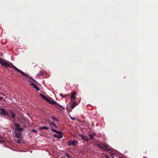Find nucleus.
<instances>
[{"instance_id":"nucleus-1","label":"nucleus","mask_w":158,"mask_h":158,"mask_svg":"<svg viewBox=\"0 0 158 158\" xmlns=\"http://www.w3.org/2000/svg\"><path fill=\"white\" fill-rule=\"evenodd\" d=\"M0 63L2 64V65L5 66V68L9 67L11 69H13L17 71L20 73L24 76L26 77H29L31 79H32V80L35 81H36L34 79L32 78V77H29L27 74L26 73H25L23 72L21 70L18 69L17 67L13 65L12 63H10V64H9L7 63L2 60L1 58H0Z\"/></svg>"},{"instance_id":"nucleus-2","label":"nucleus","mask_w":158,"mask_h":158,"mask_svg":"<svg viewBox=\"0 0 158 158\" xmlns=\"http://www.w3.org/2000/svg\"><path fill=\"white\" fill-rule=\"evenodd\" d=\"M8 115H7V116H9L10 117H11L12 119H14L15 120L16 118V114L12 110H10L9 111V113H8Z\"/></svg>"},{"instance_id":"nucleus-3","label":"nucleus","mask_w":158,"mask_h":158,"mask_svg":"<svg viewBox=\"0 0 158 158\" xmlns=\"http://www.w3.org/2000/svg\"><path fill=\"white\" fill-rule=\"evenodd\" d=\"M78 143V141L77 140H69L68 143V144L69 146H76Z\"/></svg>"},{"instance_id":"nucleus-4","label":"nucleus","mask_w":158,"mask_h":158,"mask_svg":"<svg viewBox=\"0 0 158 158\" xmlns=\"http://www.w3.org/2000/svg\"><path fill=\"white\" fill-rule=\"evenodd\" d=\"M8 112L5 109L2 108H0V114L2 115H5L7 116V115H8Z\"/></svg>"},{"instance_id":"nucleus-5","label":"nucleus","mask_w":158,"mask_h":158,"mask_svg":"<svg viewBox=\"0 0 158 158\" xmlns=\"http://www.w3.org/2000/svg\"><path fill=\"white\" fill-rule=\"evenodd\" d=\"M103 150L107 151H109L110 150V149L108 147V146L105 143L103 144Z\"/></svg>"},{"instance_id":"nucleus-6","label":"nucleus","mask_w":158,"mask_h":158,"mask_svg":"<svg viewBox=\"0 0 158 158\" xmlns=\"http://www.w3.org/2000/svg\"><path fill=\"white\" fill-rule=\"evenodd\" d=\"M49 125L51 127V130H52V129H54L55 128H58L57 127L56 125V124L52 122H50Z\"/></svg>"},{"instance_id":"nucleus-7","label":"nucleus","mask_w":158,"mask_h":158,"mask_svg":"<svg viewBox=\"0 0 158 158\" xmlns=\"http://www.w3.org/2000/svg\"><path fill=\"white\" fill-rule=\"evenodd\" d=\"M50 104H52V105L56 104L57 103L55 101H52L48 98L47 99V101Z\"/></svg>"},{"instance_id":"nucleus-8","label":"nucleus","mask_w":158,"mask_h":158,"mask_svg":"<svg viewBox=\"0 0 158 158\" xmlns=\"http://www.w3.org/2000/svg\"><path fill=\"white\" fill-rule=\"evenodd\" d=\"M77 105V102L76 101L74 102L71 104V108L72 109H73Z\"/></svg>"},{"instance_id":"nucleus-9","label":"nucleus","mask_w":158,"mask_h":158,"mask_svg":"<svg viewBox=\"0 0 158 158\" xmlns=\"http://www.w3.org/2000/svg\"><path fill=\"white\" fill-rule=\"evenodd\" d=\"M15 136L17 138H20L22 135V133L21 132H18L17 133H16L15 134Z\"/></svg>"},{"instance_id":"nucleus-10","label":"nucleus","mask_w":158,"mask_h":158,"mask_svg":"<svg viewBox=\"0 0 158 158\" xmlns=\"http://www.w3.org/2000/svg\"><path fill=\"white\" fill-rule=\"evenodd\" d=\"M80 136L85 141H89V139L87 136L84 135H80Z\"/></svg>"},{"instance_id":"nucleus-11","label":"nucleus","mask_w":158,"mask_h":158,"mask_svg":"<svg viewBox=\"0 0 158 158\" xmlns=\"http://www.w3.org/2000/svg\"><path fill=\"white\" fill-rule=\"evenodd\" d=\"M58 134H59V135H54V137H57L58 138H62L63 136H62V133L61 132H60Z\"/></svg>"},{"instance_id":"nucleus-12","label":"nucleus","mask_w":158,"mask_h":158,"mask_svg":"<svg viewBox=\"0 0 158 158\" xmlns=\"http://www.w3.org/2000/svg\"><path fill=\"white\" fill-rule=\"evenodd\" d=\"M96 135L95 133H93L92 134H89V136L91 139H93L94 137Z\"/></svg>"},{"instance_id":"nucleus-13","label":"nucleus","mask_w":158,"mask_h":158,"mask_svg":"<svg viewBox=\"0 0 158 158\" xmlns=\"http://www.w3.org/2000/svg\"><path fill=\"white\" fill-rule=\"evenodd\" d=\"M53 121H56L57 122H59L58 120H57V119L55 117H51Z\"/></svg>"},{"instance_id":"nucleus-14","label":"nucleus","mask_w":158,"mask_h":158,"mask_svg":"<svg viewBox=\"0 0 158 158\" xmlns=\"http://www.w3.org/2000/svg\"><path fill=\"white\" fill-rule=\"evenodd\" d=\"M40 96L43 99H45L46 101L47 100L48 98H46L45 96H44L42 94H40Z\"/></svg>"},{"instance_id":"nucleus-15","label":"nucleus","mask_w":158,"mask_h":158,"mask_svg":"<svg viewBox=\"0 0 158 158\" xmlns=\"http://www.w3.org/2000/svg\"><path fill=\"white\" fill-rule=\"evenodd\" d=\"M34 88L35 89L39 91L40 89L39 87L35 84L33 86Z\"/></svg>"},{"instance_id":"nucleus-16","label":"nucleus","mask_w":158,"mask_h":158,"mask_svg":"<svg viewBox=\"0 0 158 158\" xmlns=\"http://www.w3.org/2000/svg\"><path fill=\"white\" fill-rule=\"evenodd\" d=\"M15 125L16 127V130H17V129H18L20 126L19 124L17 123H15Z\"/></svg>"},{"instance_id":"nucleus-17","label":"nucleus","mask_w":158,"mask_h":158,"mask_svg":"<svg viewBox=\"0 0 158 158\" xmlns=\"http://www.w3.org/2000/svg\"><path fill=\"white\" fill-rule=\"evenodd\" d=\"M76 95V92H73L71 94V97H75V96Z\"/></svg>"},{"instance_id":"nucleus-18","label":"nucleus","mask_w":158,"mask_h":158,"mask_svg":"<svg viewBox=\"0 0 158 158\" xmlns=\"http://www.w3.org/2000/svg\"><path fill=\"white\" fill-rule=\"evenodd\" d=\"M49 127H45V126H43V127H40V129H45L48 130L49 129Z\"/></svg>"},{"instance_id":"nucleus-19","label":"nucleus","mask_w":158,"mask_h":158,"mask_svg":"<svg viewBox=\"0 0 158 158\" xmlns=\"http://www.w3.org/2000/svg\"><path fill=\"white\" fill-rule=\"evenodd\" d=\"M75 97H71V102H73L75 100Z\"/></svg>"},{"instance_id":"nucleus-20","label":"nucleus","mask_w":158,"mask_h":158,"mask_svg":"<svg viewBox=\"0 0 158 158\" xmlns=\"http://www.w3.org/2000/svg\"><path fill=\"white\" fill-rule=\"evenodd\" d=\"M44 71L43 70H41L39 74H38V75L39 76H40V75H43L44 74Z\"/></svg>"},{"instance_id":"nucleus-21","label":"nucleus","mask_w":158,"mask_h":158,"mask_svg":"<svg viewBox=\"0 0 158 158\" xmlns=\"http://www.w3.org/2000/svg\"><path fill=\"white\" fill-rule=\"evenodd\" d=\"M53 132H56L57 134H58L59 133L60 131H59L56 130L54 129H52L51 130Z\"/></svg>"},{"instance_id":"nucleus-22","label":"nucleus","mask_w":158,"mask_h":158,"mask_svg":"<svg viewBox=\"0 0 158 158\" xmlns=\"http://www.w3.org/2000/svg\"><path fill=\"white\" fill-rule=\"evenodd\" d=\"M98 147L100 148L101 149H102L103 150V146L102 145H101L100 144H98Z\"/></svg>"},{"instance_id":"nucleus-23","label":"nucleus","mask_w":158,"mask_h":158,"mask_svg":"<svg viewBox=\"0 0 158 158\" xmlns=\"http://www.w3.org/2000/svg\"><path fill=\"white\" fill-rule=\"evenodd\" d=\"M67 110L68 112H70L72 111L71 109L69 107L67 108Z\"/></svg>"},{"instance_id":"nucleus-24","label":"nucleus","mask_w":158,"mask_h":158,"mask_svg":"<svg viewBox=\"0 0 158 158\" xmlns=\"http://www.w3.org/2000/svg\"><path fill=\"white\" fill-rule=\"evenodd\" d=\"M23 127H20V128H19L18 129H17V130H18L19 131H22L23 130Z\"/></svg>"},{"instance_id":"nucleus-25","label":"nucleus","mask_w":158,"mask_h":158,"mask_svg":"<svg viewBox=\"0 0 158 158\" xmlns=\"http://www.w3.org/2000/svg\"><path fill=\"white\" fill-rule=\"evenodd\" d=\"M31 131H32V132H35V133H37L38 132L37 131L34 129H32Z\"/></svg>"},{"instance_id":"nucleus-26","label":"nucleus","mask_w":158,"mask_h":158,"mask_svg":"<svg viewBox=\"0 0 158 158\" xmlns=\"http://www.w3.org/2000/svg\"><path fill=\"white\" fill-rule=\"evenodd\" d=\"M56 105H58V106H60L63 110L64 109V107L60 105L59 104H58L57 103Z\"/></svg>"},{"instance_id":"nucleus-27","label":"nucleus","mask_w":158,"mask_h":158,"mask_svg":"<svg viewBox=\"0 0 158 158\" xmlns=\"http://www.w3.org/2000/svg\"><path fill=\"white\" fill-rule=\"evenodd\" d=\"M56 105H58V106H60L63 110L64 109V107L60 105L59 104H58L57 103Z\"/></svg>"},{"instance_id":"nucleus-28","label":"nucleus","mask_w":158,"mask_h":158,"mask_svg":"<svg viewBox=\"0 0 158 158\" xmlns=\"http://www.w3.org/2000/svg\"><path fill=\"white\" fill-rule=\"evenodd\" d=\"M60 95L62 98L65 97L67 95H65L64 96L62 94H60Z\"/></svg>"},{"instance_id":"nucleus-29","label":"nucleus","mask_w":158,"mask_h":158,"mask_svg":"<svg viewBox=\"0 0 158 158\" xmlns=\"http://www.w3.org/2000/svg\"><path fill=\"white\" fill-rule=\"evenodd\" d=\"M35 85V84L33 83H31L30 84V85L31 86H33Z\"/></svg>"},{"instance_id":"nucleus-30","label":"nucleus","mask_w":158,"mask_h":158,"mask_svg":"<svg viewBox=\"0 0 158 158\" xmlns=\"http://www.w3.org/2000/svg\"><path fill=\"white\" fill-rule=\"evenodd\" d=\"M20 141H21V140H18L17 141V143H20Z\"/></svg>"},{"instance_id":"nucleus-31","label":"nucleus","mask_w":158,"mask_h":158,"mask_svg":"<svg viewBox=\"0 0 158 158\" xmlns=\"http://www.w3.org/2000/svg\"><path fill=\"white\" fill-rule=\"evenodd\" d=\"M3 98V97H0V100H2Z\"/></svg>"},{"instance_id":"nucleus-32","label":"nucleus","mask_w":158,"mask_h":158,"mask_svg":"<svg viewBox=\"0 0 158 158\" xmlns=\"http://www.w3.org/2000/svg\"><path fill=\"white\" fill-rule=\"evenodd\" d=\"M72 119L73 120H74L75 119V118H72Z\"/></svg>"},{"instance_id":"nucleus-33","label":"nucleus","mask_w":158,"mask_h":158,"mask_svg":"<svg viewBox=\"0 0 158 158\" xmlns=\"http://www.w3.org/2000/svg\"><path fill=\"white\" fill-rule=\"evenodd\" d=\"M9 120H10V121H12V119H10V118H9Z\"/></svg>"},{"instance_id":"nucleus-34","label":"nucleus","mask_w":158,"mask_h":158,"mask_svg":"<svg viewBox=\"0 0 158 158\" xmlns=\"http://www.w3.org/2000/svg\"><path fill=\"white\" fill-rule=\"evenodd\" d=\"M68 157H69V156L68 155V154H67V155H66Z\"/></svg>"},{"instance_id":"nucleus-35","label":"nucleus","mask_w":158,"mask_h":158,"mask_svg":"<svg viewBox=\"0 0 158 158\" xmlns=\"http://www.w3.org/2000/svg\"><path fill=\"white\" fill-rule=\"evenodd\" d=\"M143 158H147V157H144Z\"/></svg>"},{"instance_id":"nucleus-36","label":"nucleus","mask_w":158,"mask_h":158,"mask_svg":"<svg viewBox=\"0 0 158 158\" xmlns=\"http://www.w3.org/2000/svg\"><path fill=\"white\" fill-rule=\"evenodd\" d=\"M2 141H1L0 140V143H1V142H2Z\"/></svg>"}]
</instances>
